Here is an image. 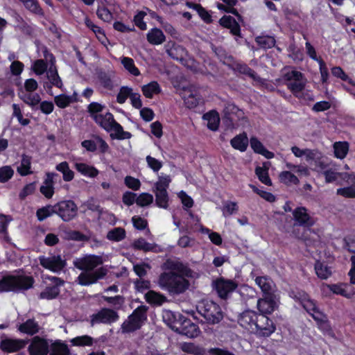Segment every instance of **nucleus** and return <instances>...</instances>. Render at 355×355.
<instances>
[{
	"instance_id": "obj_1",
	"label": "nucleus",
	"mask_w": 355,
	"mask_h": 355,
	"mask_svg": "<svg viewBox=\"0 0 355 355\" xmlns=\"http://www.w3.org/2000/svg\"><path fill=\"white\" fill-rule=\"evenodd\" d=\"M288 295L302 306L317 322L318 326L327 324L328 322L322 318L324 317V315L319 310L316 302L311 299L310 295L305 291L295 288L291 289L288 292Z\"/></svg>"
},
{
	"instance_id": "obj_2",
	"label": "nucleus",
	"mask_w": 355,
	"mask_h": 355,
	"mask_svg": "<svg viewBox=\"0 0 355 355\" xmlns=\"http://www.w3.org/2000/svg\"><path fill=\"white\" fill-rule=\"evenodd\" d=\"M159 285L169 293L178 295L189 288V282L174 272H164L159 275Z\"/></svg>"
},
{
	"instance_id": "obj_3",
	"label": "nucleus",
	"mask_w": 355,
	"mask_h": 355,
	"mask_svg": "<svg viewBox=\"0 0 355 355\" xmlns=\"http://www.w3.org/2000/svg\"><path fill=\"white\" fill-rule=\"evenodd\" d=\"M148 307L146 305L137 306L121 325L123 334H131L141 329L148 319Z\"/></svg>"
},
{
	"instance_id": "obj_4",
	"label": "nucleus",
	"mask_w": 355,
	"mask_h": 355,
	"mask_svg": "<svg viewBox=\"0 0 355 355\" xmlns=\"http://www.w3.org/2000/svg\"><path fill=\"white\" fill-rule=\"evenodd\" d=\"M197 311L209 324H218L224 317L221 306L212 300H202L197 306Z\"/></svg>"
},
{
	"instance_id": "obj_5",
	"label": "nucleus",
	"mask_w": 355,
	"mask_h": 355,
	"mask_svg": "<svg viewBox=\"0 0 355 355\" xmlns=\"http://www.w3.org/2000/svg\"><path fill=\"white\" fill-rule=\"evenodd\" d=\"M284 80L288 81L286 85L293 96L298 98L306 99L304 94H302L306 87V80L304 75L297 70L287 71L283 76Z\"/></svg>"
},
{
	"instance_id": "obj_6",
	"label": "nucleus",
	"mask_w": 355,
	"mask_h": 355,
	"mask_svg": "<svg viewBox=\"0 0 355 355\" xmlns=\"http://www.w3.org/2000/svg\"><path fill=\"white\" fill-rule=\"evenodd\" d=\"M33 283L31 277L26 276H7L0 280V291H17L30 288Z\"/></svg>"
},
{
	"instance_id": "obj_7",
	"label": "nucleus",
	"mask_w": 355,
	"mask_h": 355,
	"mask_svg": "<svg viewBox=\"0 0 355 355\" xmlns=\"http://www.w3.org/2000/svg\"><path fill=\"white\" fill-rule=\"evenodd\" d=\"M238 283L234 279L219 277L212 282V288L221 300H226L238 288Z\"/></svg>"
},
{
	"instance_id": "obj_8",
	"label": "nucleus",
	"mask_w": 355,
	"mask_h": 355,
	"mask_svg": "<svg viewBox=\"0 0 355 355\" xmlns=\"http://www.w3.org/2000/svg\"><path fill=\"white\" fill-rule=\"evenodd\" d=\"M275 330L276 326L273 320L267 315L259 313L252 334L259 338H267L273 334Z\"/></svg>"
},
{
	"instance_id": "obj_9",
	"label": "nucleus",
	"mask_w": 355,
	"mask_h": 355,
	"mask_svg": "<svg viewBox=\"0 0 355 355\" xmlns=\"http://www.w3.org/2000/svg\"><path fill=\"white\" fill-rule=\"evenodd\" d=\"M119 319V315L117 311L109 308H103L91 316L90 325L101 323L111 324L117 322Z\"/></svg>"
},
{
	"instance_id": "obj_10",
	"label": "nucleus",
	"mask_w": 355,
	"mask_h": 355,
	"mask_svg": "<svg viewBox=\"0 0 355 355\" xmlns=\"http://www.w3.org/2000/svg\"><path fill=\"white\" fill-rule=\"evenodd\" d=\"M56 214L64 221L71 220L77 215V206L72 200H64L55 204Z\"/></svg>"
},
{
	"instance_id": "obj_11",
	"label": "nucleus",
	"mask_w": 355,
	"mask_h": 355,
	"mask_svg": "<svg viewBox=\"0 0 355 355\" xmlns=\"http://www.w3.org/2000/svg\"><path fill=\"white\" fill-rule=\"evenodd\" d=\"M44 56L46 59H48L49 57L51 65L46 71V77L49 80V82L44 83V87L47 89H51L53 85L58 88H61L62 86V83L55 65L54 56L52 54L47 53L46 51L44 52Z\"/></svg>"
},
{
	"instance_id": "obj_12",
	"label": "nucleus",
	"mask_w": 355,
	"mask_h": 355,
	"mask_svg": "<svg viewBox=\"0 0 355 355\" xmlns=\"http://www.w3.org/2000/svg\"><path fill=\"white\" fill-rule=\"evenodd\" d=\"M175 332L186 336L188 338H196L200 334V330L198 324L193 322L190 319L184 316L179 323L175 325Z\"/></svg>"
},
{
	"instance_id": "obj_13",
	"label": "nucleus",
	"mask_w": 355,
	"mask_h": 355,
	"mask_svg": "<svg viewBox=\"0 0 355 355\" xmlns=\"http://www.w3.org/2000/svg\"><path fill=\"white\" fill-rule=\"evenodd\" d=\"M40 265L54 272L61 271L65 266L66 262L62 259L61 257L58 255H51L49 257L41 256L39 257Z\"/></svg>"
},
{
	"instance_id": "obj_14",
	"label": "nucleus",
	"mask_w": 355,
	"mask_h": 355,
	"mask_svg": "<svg viewBox=\"0 0 355 355\" xmlns=\"http://www.w3.org/2000/svg\"><path fill=\"white\" fill-rule=\"evenodd\" d=\"M74 266L83 270L77 278L76 282L78 284L86 286L89 284V256L85 255L80 258H76L73 261Z\"/></svg>"
},
{
	"instance_id": "obj_15",
	"label": "nucleus",
	"mask_w": 355,
	"mask_h": 355,
	"mask_svg": "<svg viewBox=\"0 0 355 355\" xmlns=\"http://www.w3.org/2000/svg\"><path fill=\"white\" fill-rule=\"evenodd\" d=\"M28 350L30 355H47L49 352V344L46 339L35 336L32 338Z\"/></svg>"
},
{
	"instance_id": "obj_16",
	"label": "nucleus",
	"mask_w": 355,
	"mask_h": 355,
	"mask_svg": "<svg viewBox=\"0 0 355 355\" xmlns=\"http://www.w3.org/2000/svg\"><path fill=\"white\" fill-rule=\"evenodd\" d=\"M259 313L252 310H245L238 316V323L243 328L252 333Z\"/></svg>"
},
{
	"instance_id": "obj_17",
	"label": "nucleus",
	"mask_w": 355,
	"mask_h": 355,
	"mask_svg": "<svg viewBox=\"0 0 355 355\" xmlns=\"http://www.w3.org/2000/svg\"><path fill=\"white\" fill-rule=\"evenodd\" d=\"M277 307L276 295H263L257 301V309L261 314H271Z\"/></svg>"
},
{
	"instance_id": "obj_18",
	"label": "nucleus",
	"mask_w": 355,
	"mask_h": 355,
	"mask_svg": "<svg viewBox=\"0 0 355 355\" xmlns=\"http://www.w3.org/2000/svg\"><path fill=\"white\" fill-rule=\"evenodd\" d=\"M293 216L295 224L304 227H311L314 225V221L307 213V209L304 207H298L293 211Z\"/></svg>"
},
{
	"instance_id": "obj_19",
	"label": "nucleus",
	"mask_w": 355,
	"mask_h": 355,
	"mask_svg": "<svg viewBox=\"0 0 355 355\" xmlns=\"http://www.w3.org/2000/svg\"><path fill=\"white\" fill-rule=\"evenodd\" d=\"M27 343L28 340L24 339L5 338L0 343V348L8 353L15 352L23 349Z\"/></svg>"
},
{
	"instance_id": "obj_20",
	"label": "nucleus",
	"mask_w": 355,
	"mask_h": 355,
	"mask_svg": "<svg viewBox=\"0 0 355 355\" xmlns=\"http://www.w3.org/2000/svg\"><path fill=\"white\" fill-rule=\"evenodd\" d=\"M218 23L222 27L230 29L232 35L243 37L239 22L231 15H223L219 19Z\"/></svg>"
},
{
	"instance_id": "obj_21",
	"label": "nucleus",
	"mask_w": 355,
	"mask_h": 355,
	"mask_svg": "<svg viewBox=\"0 0 355 355\" xmlns=\"http://www.w3.org/2000/svg\"><path fill=\"white\" fill-rule=\"evenodd\" d=\"M51 281L54 285L52 286L46 287V289L40 293V298L52 300L55 298L59 295V286L64 284V281L56 277H52Z\"/></svg>"
},
{
	"instance_id": "obj_22",
	"label": "nucleus",
	"mask_w": 355,
	"mask_h": 355,
	"mask_svg": "<svg viewBox=\"0 0 355 355\" xmlns=\"http://www.w3.org/2000/svg\"><path fill=\"white\" fill-rule=\"evenodd\" d=\"M255 282L261 288L263 295H275V285L270 277L266 276L257 277Z\"/></svg>"
},
{
	"instance_id": "obj_23",
	"label": "nucleus",
	"mask_w": 355,
	"mask_h": 355,
	"mask_svg": "<svg viewBox=\"0 0 355 355\" xmlns=\"http://www.w3.org/2000/svg\"><path fill=\"white\" fill-rule=\"evenodd\" d=\"M166 48L168 56L176 60H182L187 53L185 48L175 42H168Z\"/></svg>"
},
{
	"instance_id": "obj_24",
	"label": "nucleus",
	"mask_w": 355,
	"mask_h": 355,
	"mask_svg": "<svg viewBox=\"0 0 355 355\" xmlns=\"http://www.w3.org/2000/svg\"><path fill=\"white\" fill-rule=\"evenodd\" d=\"M167 268L175 270L178 272V275H181L182 277H191L193 271L187 265L181 261H166Z\"/></svg>"
},
{
	"instance_id": "obj_25",
	"label": "nucleus",
	"mask_w": 355,
	"mask_h": 355,
	"mask_svg": "<svg viewBox=\"0 0 355 355\" xmlns=\"http://www.w3.org/2000/svg\"><path fill=\"white\" fill-rule=\"evenodd\" d=\"M94 120L107 132L112 131V127L114 122H116L113 114L110 112H106L105 114H101L98 116H94Z\"/></svg>"
},
{
	"instance_id": "obj_26",
	"label": "nucleus",
	"mask_w": 355,
	"mask_h": 355,
	"mask_svg": "<svg viewBox=\"0 0 355 355\" xmlns=\"http://www.w3.org/2000/svg\"><path fill=\"white\" fill-rule=\"evenodd\" d=\"M108 150L109 146L103 139L97 135L90 136V152L104 154Z\"/></svg>"
},
{
	"instance_id": "obj_27",
	"label": "nucleus",
	"mask_w": 355,
	"mask_h": 355,
	"mask_svg": "<svg viewBox=\"0 0 355 355\" xmlns=\"http://www.w3.org/2000/svg\"><path fill=\"white\" fill-rule=\"evenodd\" d=\"M202 119L207 122V127L211 131H216L220 124V116L215 110H211L202 116Z\"/></svg>"
},
{
	"instance_id": "obj_28",
	"label": "nucleus",
	"mask_w": 355,
	"mask_h": 355,
	"mask_svg": "<svg viewBox=\"0 0 355 355\" xmlns=\"http://www.w3.org/2000/svg\"><path fill=\"white\" fill-rule=\"evenodd\" d=\"M250 144L252 149L255 153L261 155L268 159L275 157V154L267 150L257 137H252L250 139Z\"/></svg>"
},
{
	"instance_id": "obj_29",
	"label": "nucleus",
	"mask_w": 355,
	"mask_h": 355,
	"mask_svg": "<svg viewBox=\"0 0 355 355\" xmlns=\"http://www.w3.org/2000/svg\"><path fill=\"white\" fill-rule=\"evenodd\" d=\"M96 78L98 83L104 89L111 91L114 88V83L111 75L102 69L96 70Z\"/></svg>"
},
{
	"instance_id": "obj_30",
	"label": "nucleus",
	"mask_w": 355,
	"mask_h": 355,
	"mask_svg": "<svg viewBox=\"0 0 355 355\" xmlns=\"http://www.w3.org/2000/svg\"><path fill=\"white\" fill-rule=\"evenodd\" d=\"M146 39L150 44L159 45L165 42L166 36L160 28H153L148 32Z\"/></svg>"
},
{
	"instance_id": "obj_31",
	"label": "nucleus",
	"mask_w": 355,
	"mask_h": 355,
	"mask_svg": "<svg viewBox=\"0 0 355 355\" xmlns=\"http://www.w3.org/2000/svg\"><path fill=\"white\" fill-rule=\"evenodd\" d=\"M184 315L180 313L173 312L171 311H165L163 313L164 321L175 331V325H179L180 321Z\"/></svg>"
},
{
	"instance_id": "obj_32",
	"label": "nucleus",
	"mask_w": 355,
	"mask_h": 355,
	"mask_svg": "<svg viewBox=\"0 0 355 355\" xmlns=\"http://www.w3.org/2000/svg\"><path fill=\"white\" fill-rule=\"evenodd\" d=\"M249 140L245 132L235 136L230 140V144L236 150L245 152L247 150Z\"/></svg>"
},
{
	"instance_id": "obj_33",
	"label": "nucleus",
	"mask_w": 355,
	"mask_h": 355,
	"mask_svg": "<svg viewBox=\"0 0 355 355\" xmlns=\"http://www.w3.org/2000/svg\"><path fill=\"white\" fill-rule=\"evenodd\" d=\"M144 298L152 306H161L166 301V297L153 290L148 291L144 295Z\"/></svg>"
},
{
	"instance_id": "obj_34",
	"label": "nucleus",
	"mask_w": 355,
	"mask_h": 355,
	"mask_svg": "<svg viewBox=\"0 0 355 355\" xmlns=\"http://www.w3.org/2000/svg\"><path fill=\"white\" fill-rule=\"evenodd\" d=\"M19 98L33 109L38 108V105L41 100L38 94L33 92H21L19 94Z\"/></svg>"
},
{
	"instance_id": "obj_35",
	"label": "nucleus",
	"mask_w": 355,
	"mask_h": 355,
	"mask_svg": "<svg viewBox=\"0 0 355 355\" xmlns=\"http://www.w3.org/2000/svg\"><path fill=\"white\" fill-rule=\"evenodd\" d=\"M112 130L114 131V133L110 134L112 139L124 140L129 139L132 137L130 132L124 131L122 125L116 121L112 125Z\"/></svg>"
},
{
	"instance_id": "obj_36",
	"label": "nucleus",
	"mask_w": 355,
	"mask_h": 355,
	"mask_svg": "<svg viewBox=\"0 0 355 355\" xmlns=\"http://www.w3.org/2000/svg\"><path fill=\"white\" fill-rule=\"evenodd\" d=\"M141 91L144 96L148 98H152L154 94H159L162 89L157 81H151L149 83L141 87Z\"/></svg>"
},
{
	"instance_id": "obj_37",
	"label": "nucleus",
	"mask_w": 355,
	"mask_h": 355,
	"mask_svg": "<svg viewBox=\"0 0 355 355\" xmlns=\"http://www.w3.org/2000/svg\"><path fill=\"white\" fill-rule=\"evenodd\" d=\"M19 331L22 333L34 335L39 331L40 327L37 322L33 319L27 320L25 322L21 324L18 328Z\"/></svg>"
},
{
	"instance_id": "obj_38",
	"label": "nucleus",
	"mask_w": 355,
	"mask_h": 355,
	"mask_svg": "<svg viewBox=\"0 0 355 355\" xmlns=\"http://www.w3.org/2000/svg\"><path fill=\"white\" fill-rule=\"evenodd\" d=\"M55 174L48 173L47 178L40 187V192L47 198H51L54 193L53 178Z\"/></svg>"
},
{
	"instance_id": "obj_39",
	"label": "nucleus",
	"mask_w": 355,
	"mask_h": 355,
	"mask_svg": "<svg viewBox=\"0 0 355 355\" xmlns=\"http://www.w3.org/2000/svg\"><path fill=\"white\" fill-rule=\"evenodd\" d=\"M314 268L318 277L321 279H327L331 275V268L320 260L315 261Z\"/></svg>"
},
{
	"instance_id": "obj_40",
	"label": "nucleus",
	"mask_w": 355,
	"mask_h": 355,
	"mask_svg": "<svg viewBox=\"0 0 355 355\" xmlns=\"http://www.w3.org/2000/svg\"><path fill=\"white\" fill-rule=\"evenodd\" d=\"M233 70L239 73L246 75L254 80H257L258 76L257 73L245 63L236 62L234 65Z\"/></svg>"
},
{
	"instance_id": "obj_41",
	"label": "nucleus",
	"mask_w": 355,
	"mask_h": 355,
	"mask_svg": "<svg viewBox=\"0 0 355 355\" xmlns=\"http://www.w3.org/2000/svg\"><path fill=\"white\" fill-rule=\"evenodd\" d=\"M279 180L286 186L297 185L300 183L298 178L289 171H282L279 174Z\"/></svg>"
},
{
	"instance_id": "obj_42",
	"label": "nucleus",
	"mask_w": 355,
	"mask_h": 355,
	"mask_svg": "<svg viewBox=\"0 0 355 355\" xmlns=\"http://www.w3.org/2000/svg\"><path fill=\"white\" fill-rule=\"evenodd\" d=\"M168 201L167 191L164 189L155 191V204L158 207L166 209L168 207Z\"/></svg>"
},
{
	"instance_id": "obj_43",
	"label": "nucleus",
	"mask_w": 355,
	"mask_h": 355,
	"mask_svg": "<svg viewBox=\"0 0 355 355\" xmlns=\"http://www.w3.org/2000/svg\"><path fill=\"white\" fill-rule=\"evenodd\" d=\"M257 45L263 49H269L275 46L276 40L274 37L270 35H260L255 38Z\"/></svg>"
},
{
	"instance_id": "obj_44",
	"label": "nucleus",
	"mask_w": 355,
	"mask_h": 355,
	"mask_svg": "<svg viewBox=\"0 0 355 355\" xmlns=\"http://www.w3.org/2000/svg\"><path fill=\"white\" fill-rule=\"evenodd\" d=\"M28 11L38 15H43L44 11L37 0H18Z\"/></svg>"
},
{
	"instance_id": "obj_45",
	"label": "nucleus",
	"mask_w": 355,
	"mask_h": 355,
	"mask_svg": "<svg viewBox=\"0 0 355 355\" xmlns=\"http://www.w3.org/2000/svg\"><path fill=\"white\" fill-rule=\"evenodd\" d=\"M49 355H70V351L66 344L56 341L51 345Z\"/></svg>"
},
{
	"instance_id": "obj_46",
	"label": "nucleus",
	"mask_w": 355,
	"mask_h": 355,
	"mask_svg": "<svg viewBox=\"0 0 355 355\" xmlns=\"http://www.w3.org/2000/svg\"><path fill=\"white\" fill-rule=\"evenodd\" d=\"M335 157L343 159L349 151V144L347 141L336 142L334 145Z\"/></svg>"
},
{
	"instance_id": "obj_47",
	"label": "nucleus",
	"mask_w": 355,
	"mask_h": 355,
	"mask_svg": "<svg viewBox=\"0 0 355 355\" xmlns=\"http://www.w3.org/2000/svg\"><path fill=\"white\" fill-rule=\"evenodd\" d=\"M329 290L334 294L340 295L347 299H351L355 294L354 288L348 292L343 287L342 284H331L329 286Z\"/></svg>"
},
{
	"instance_id": "obj_48",
	"label": "nucleus",
	"mask_w": 355,
	"mask_h": 355,
	"mask_svg": "<svg viewBox=\"0 0 355 355\" xmlns=\"http://www.w3.org/2000/svg\"><path fill=\"white\" fill-rule=\"evenodd\" d=\"M107 239L110 241L119 242L125 237V231L122 227H115L107 232Z\"/></svg>"
},
{
	"instance_id": "obj_49",
	"label": "nucleus",
	"mask_w": 355,
	"mask_h": 355,
	"mask_svg": "<svg viewBox=\"0 0 355 355\" xmlns=\"http://www.w3.org/2000/svg\"><path fill=\"white\" fill-rule=\"evenodd\" d=\"M121 63L124 68L132 75L138 76L140 74V71L139 69L135 66L132 58L123 57L121 60Z\"/></svg>"
},
{
	"instance_id": "obj_50",
	"label": "nucleus",
	"mask_w": 355,
	"mask_h": 355,
	"mask_svg": "<svg viewBox=\"0 0 355 355\" xmlns=\"http://www.w3.org/2000/svg\"><path fill=\"white\" fill-rule=\"evenodd\" d=\"M255 173L258 177L260 182L267 186L272 185V180L269 176L268 171L266 168L257 166L255 168Z\"/></svg>"
},
{
	"instance_id": "obj_51",
	"label": "nucleus",
	"mask_w": 355,
	"mask_h": 355,
	"mask_svg": "<svg viewBox=\"0 0 355 355\" xmlns=\"http://www.w3.org/2000/svg\"><path fill=\"white\" fill-rule=\"evenodd\" d=\"M90 31L94 33L98 40L105 46L108 43V39L106 37L105 32L101 27L92 24L90 21Z\"/></svg>"
},
{
	"instance_id": "obj_52",
	"label": "nucleus",
	"mask_w": 355,
	"mask_h": 355,
	"mask_svg": "<svg viewBox=\"0 0 355 355\" xmlns=\"http://www.w3.org/2000/svg\"><path fill=\"white\" fill-rule=\"evenodd\" d=\"M54 214H56L55 205H48L40 208L37 211V217L39 220L42 221Z\"/></svg>"
},
{
	"instance_id": "obj_53",
	"label": "nucleus",
	"mask_w": 355,
	"mask_h": 355,
	"mask_svg": "<svg viewBox=\"0 0 355 355\" xmlns=\"http://www.w3.org/2000/svg\"><path fill=\"white\" fill-rule=\"evenodd\" d=\"M56 169L62 173L64 181L69 182L73 178V172L69 168L67 162H62L58 164Z\"/></svg>"
},
{
	"instance_id": "obj_54",
	"label": "nucleus",
	"mask_w": 355,
	"mask_h": 355,
	"mask_svg": "<svg viewBox=\"0 0 355 355\" xmlns=\"http://www.w3.org/2000/svg\"><path fill=\"white\" fill-rule=\"evenodd\" d=\"M132 89L128 86H122L116 95V102L119 104H123L128 98H130L132 94Z\"/></svg>"
},
{
	"instance_id": "obj_55",
	"label": "nucleus",
	"mask_w": 355,
	"mask_h": 355,
	"mask_svg": "<svg viewBox=\"0 0 355 355\" xmlns=\"http://www.w3.org/2000/svg\"><path fill=\"white\" fill-rule=\"evenodd\" d=\"M202 101V98L201 96L198 94H190L189 96L184 99V103L189 109L196 107Z\"/></svg>"
},
{
	"instance_id": "obj_56",
	"label": "nucleus",
	"mask_w": 355,
	"mask_h": 355,
	"mask_svg": "<svg viewBox=\"0 0 355 355\" xmlns=\"http://www.w3.org/2000/svg\"><path fill=\"white\" fill-rule=\"evenodd\" d=\"M107 273V270L102 266L96 270H90V284L96 283L98 279L103 278Z\"/></svg>"
},
{
	"instance_id": "obj_57",
	"label": "nucleus",
	"mask_w": 355,
	"mask_h": 355,
	"mask_svg": "<svg viewBox=\"0 0 355 355\" xmlns=\"http://www.w3.org/2000/svg\"><path fill=\"white\" fill-rule=\"evenodd\" d=\"M31 158L28 156L23 155L21 164L17 167V171L21 175H26L30 174L31 172Z\"/></svg>"
},
{
	"instance_id": "obj_58",
	"label": "nucleus",
	"mask_w": 355,
	"mask_h": 355,
	"mask_svg": "<svg viewBox=\"0 0 355 355\" xmlns=\"http://www.w3.org/2000/svg\"><path fill=\"white\" fill-rule=\"evenodd\" d=\"M73 101H77L73 96H69L64 94L58 95L55 97V103L58 107L64 108L68 106Z\"/></svg>"
},
{
	"instance_id": "obj_59",
	"label": "nucleus",
	"mask_w": 355,
	"mask_h": 355,
	"mask_svg": "<svg viewBox=\"0 0 355 355\" xmlns=\"http://www.w3.org/2000/svg\"><path fill=\"white\" fill-rule=\"evenodd\" d=\"M153 202V196L149 193H141L137 197L136 203L139 207H146Z\"/></svg>"
},
{
	"instance_id": "obj_60",
	"label": "nucleus",
	"mask_w": 355,
	"mask_h": 355,
	"mask_svg": "<svg viewBox=\"0 0 355 355\" xmlns=\"http://www.w3.org/2000/svg\"><path fill=\"white\" fill-rule=\"evenodd\" d=\"M250 187L252 188V191L254 193L258 194L260 197L263 198L265 200H266L269 202H273L275 201L276 197L272 193L266 191L261 190L253 184H250Z\"/></svg>"
},
{
	"instance_id": "obj_61",
	"label": "nucleus",
	"mask_w": 355,
	"mask_h": 355,
	"mask_svg": "<svg viewBox=\"0 0 355 355\" xmlns=\"http://www.w3.org/2000/svg\"><path fill=\"white\" fill-rule=\"evenodd\" d=\"M146 15V12L145 11L141 10L137 12V13L134 16L133 21L135 26L141 31H145L147 29V24L144 21V18Z\"/></svg>"
},
{
	"instance_id": "obj_62",
	"label": "nucleus",
	"mask_w": 355,
	"mask_h": 355,
	"mask_svg": "<svg viewBox=\"0 0 355 355\" xmlns=\"http://www.w3.org/2000/svg\"><path fill=\"white\" fill-rule=\"evenodd\" d=\"M133 247L136 250H143L144 252H149L153 250L152 245L147 242L144 238H139L135 240L133 243Z\"/></svg>"
},
{
	"instance_id": "obj_63",
	"label": "nucleus",
	"mask_w": 355,
	"mask_h": 355,
	"mask_svg": "<svg viewBox=\"0 0 355 355\" xmlns=\"http://www.w3.org/2000/svg\"><path fill=\"white\" fill-rule=\"evenodd\" d=\"M125 186L133 191H138L141 187L140 180L130 175H127L124 179Z\"/></svg>"
},
{
	"instance_id": "obj_64",
	"label": "nucleus",
	"mask_w": 355,
	"mask_h": 355,
	"mask_svg": "<svg viewBox=\"0 0 355 355\" xmlns=\"http://www.w3.org/2000/svg\"><path fill=\"white\" fill-rule=\"evenodd\" d=\"M337 194L347 198H355V188L354 186L339 188L337 189Z\"/></svg>"
}]
</instances>
